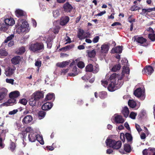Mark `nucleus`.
Here are the masks:
<instances>
[{"label": "nucleus", "instance_id": "nucleus-1", "mask_svg": "<svg viewBox=\"0 0 155 155\" xmlns=\"http://www.w3.org/2000/svg\"><path fill=\"white\" fill-rule=\"evenodd\" d=\"M107 75L105 78L101 81V84L105 87H107L109 83L107 89L110 91H113L117 88H120L123 85V82L120 80H118V75L114 73L110 76Z\"/></svg>", "mask_w": 155, "mask_h": 155}, {"label": "nucleus", "instance_id": "nucleus-2", "mask_svg": "<svg viewBox=\"0 0 155 155\" xmlns=\"http://www.w3.org/2000/svg\"><path fill=\"white\" fill-rule=\"evenodd\" d=\"M17 27V32L20 34L25 31L28 32V22L24 19H19L16 25Z\"/></svg>", "mask_w": 155, "mask_h": 155}, {"label": "nucleus", "instance_id": "nucleus-3", "mask_svg": "<svg viewBox=\"0 0 155 155\" xmlns=\"http://www.w3.org/2000/svg\"><path fill=\"white\" fill-rule=\"evenodd\" d=\"M105 143L107 146L112 147L114 149H118L121 146L122 143L120 141H116L111 139H107Z\"/></svg>", "mask_w": 155, "mask_h": 155}, {"label": "nucleus", "instance_id": "nucleus-4", "mask_svg": "<svg viewBox=\"0 0 155 155\" xmlns=\"http://www.w3.org/2000/svg\"><path fill=\"white\" fill-rule=\"evenodd\" d=\"M29 49L33 52H38L44 50V45L41 42L31 43L29 45Z\"/></svg>", "mask_w": 155, "mask_h": 155}, {"label": "nucleus", "instance_id": "nucleus-5", "mask_svg": "<svg viewBox=\"0 0 155 155\" xmlns=\"http://www.w3.org/2000/svg\"><path fill=\"white\" fill-rule=\"evenodd\" d=\"M135 96L137 97L140 98L142 100L144 99L145 97L144 88L143 87H139L134 92Z\"/></svg>", "mask_w": 155, "mask_h": 155}, {"label": "nucleus", "instance_id": "nucleus-6", "mask_svg": "<svg viewBox=\"0 0 155 155\" xmlns=\"http://www.w3.org/2000/svg\"><path fill=\"white\" fill-rule=\"evenodd\" d=\"M60 27L59 26H56L55 27L50 28L48 31V39H54L55 38V35L58 33Z\"/></svg>", "mask_w": 155, "mask_h": 155}, {"label": "nucleus", "instance_id": "nucleus-7", "mask_svg": "<svg viewBox=\"0 0 155 155\" xmlns=\"http://www.w3.org/2000/svg\"><path fill=\"white\" fill-rule=\"evenodd\" d=\"M95 69H94L93 66L91 64L88 65L86 67L85 69L86 71L92 72L93 73H97L99 70V66L97 64L95 65Z\"/></svg>", "mask_w": 155, "mask_h": 155}, {"label": "nucleus", "instance_id": "nucleus-8", "mask_svg": "<svg viewBox=\"0 0 155 155\" xmlns=\"http://www.w3.org/2000/svg\"><path fill=\"white\" fill-rule=\"evenodd\" d=\"M90 34L89 32H84L83 30L81 29H79L78 30V36L79 38H90Z\"/></svg>", "mask_w": 155, "mask_h": 155}, {"label": "nucleus", "instance_id": "nucleus-9", "mask_svg": "<svg viewBox=\"0 0 155 155\" xmlns=\"http://www.w3.org/2000/svg\"><path fill=\"white\" fill-rule=\"evenodd\" d=\"M15 70L14 66L8 67L5 69V74L6 76H10L13 74Z\"/></svg>", "mask_w": 155, "mask_h": 155}, {"label": "nucleus", "instance_id": "nucleus-10", "mask_svg": "<svg viewBox=\"0 0 155 155\" xmlns=\"http://www.w3.org/2000/svg\"><path fill=\"white\" fill-rule=\"evenodd\" d=\"M101 52L102 54L101 56L103 58L105 56L104 54L108 52L109 49V46L108 44H104L101 45Z\"/></svg>", "mask_w": 155, "mask_h": 155}, {"label": "nucleus", "instance_id": "nucleus-11", "mask_svg": "<svg viewBox=\"0 0 155 155\" xmlns=\"http://www.w3.org/2000/svg\"><path fill=\"white\" fill-rule=\"evenodd\" d=\"M8 101L5 103H4L1 104L0 106L1 107L5 106H12L16 103V100L14 98L12 97L10 98Z\"/></svg>", "mask_w": 155, "mask_h": 155}, {"label": "nucleus", "instance_id": "nucleus-12", "mask_svg": "<svg viewBox=\"0 0 155 155\" xmlns=\"http://www.w3.org/2000/svg\"><path fill=\"white\" fill-rule=\"evenodd\" d=\"M130 72V69L127 66V65L124 66L123 67V70L122 71V75L120 76L118 75V80H121L123 78L124 75L125 74H128Z\"/></svg>", "mask_w": 155, "mask_h": 155}, {"label": "nucleus", "instance_id": "nucleus-13", "mask_svg": "<svg viewBox=\"0 0 155 155\" xmlns=\"http://www.w3.org/2000/svg\"><path fill=\"white\" fill-rule=\"evenodd\" d=\"M153 71V68L150 66H146L142 71L143 74L149 75H150Z\"/></svg>", "mask_w": 155, "mask_h": 155}, {"label": "nucleus", "instance_id": "nucleus-14", "mask_svg": "<svg viewBox=\"0 0 155 155\" xmlns=\"http://www.w3.org/2000/svg\"><path fill=\"white\" fill-rule=\"evenodd\" d=\"M155 151V148H149L144 150L142 152L143 155H152Z\"/></svg>", "mask_w": 155, "mask_h": 155}, {"label": "nucleus", "instance_id": "nucleus-15", "mask_svg": "<svg viewBox=\"0 0 155 155\" xmlns=\"http://www.w3.org/2000/svg\"><path fill=\"white\" fill-rule=\"evenodd\" d=\"M33 120L32 117L30 115L25 116L22 120V122L24 124H27L30 123Z\"/></svg>", "mask_w": 155, "mask_h": 155}, {"label": "nucleus", "instance_id": "nucleus-16", "mask_svg": "<svg viewBox=\"0 0 155 155\" xmlns=\"http://www.w3.org/2000/svg\"><path fill=\"white\" fill-rule=\"evenodd\" d=\"M64 11L67 12H70L73 9V8L69 2L65 3L63 6Z\"/></svg>", "mask_w": 155, "mask_h": 155}, {"label": "nucleus", "instance_id": "nucleus-17", "mask_svg": "<svg viewBox=\"0 0 155 155\" xmlns=\"http://www.w3.org/2000/svg\"><path fill=\"white\" fill-rule=\"evenodd\" d=\"M114 120L115 123L117 124L122 123L124 121L122 117L117 114L114 115Z\"/></svg>", "mask_w": 155, "mask_h": 155}, {"label": "nucleus", "instance_id": "nucleus-18", "mask_svg": "<svg viewBox=\"0 0 155 155\" xmlns=\"http://www.w3.org/2000/svg\"><path fill=\"white\" fill-rule=\"evenodd\" d=\"M134 42L143 46H147L149 44L147 39H134Z\"/></svg>", "mask_w": 155, "mask_h": 155}, {"label": "nucleus", "instance_id": "nucleus-19", "mask_svg": "<svg viewBox=\"0 0 155 155\" xmlns=\"http://www.w3.org/2000/svg\"><path fill=\"white\" fill-rule=\"evenodd\" d=\"M53 106V104L51 103L47 102L42 105L41 108L42 110H46L51 109Z\"/></svg>", "mask_w": 155, "mask_h": 155}, {"label": "nucleus", "instance_id": "nucleus-20", "mask_svg": "<svg viewBox=\"0 0 155 155\" xmlns=\"http://www.w3.org/2000/svg\"><path fill=\"white\" fill-rule=\"evenodd\" d=\"M36 134L35 132L34 133H31L28 135V139L29 141L33 142L36 140Z\"/></svg>", "mask_w": 155, "mask_h": 155}, {"label": "nucleus", "instance_id": "nucleus-21", "mask_svg": "<svg viewBox=\"0 0 155 155\" xmlns=\"http://www.w3.org/2000/svg\"><path fill=\"white\" fill-rule=\"evenodd\" d=\"M128 103L129 106L132 108H134L136 106H137L138 108L140 106V103H139V104H137L136 102L133 100H129Z\"/></svg>", "mask_w": 155, "mask_h": 155}, {"label": "nucleus", "instance_id": "nucleus-22", "mask_svg": "<svg viewBox=\"0 0 155 155\" xmlns=\"http://www.w3.org/2000/svg\"><path fill=\"white\" fill-rule=\"evenodd\" d=\"M69 18L68 16L62 17L60 19V25L62 26L65 25L69 21Z\"/></svg>", "mask_w": 155, "mask_h": 155}, {"label": "nucleus", "instance_id": "nucleus-23", "mask_svg": "<svg viewBox=\"0 0 155 155\" xmlns=\"http://www.w3.org/2000/svg\"><path fill=\"white\" fill-rule=\"evenodd\" d=\"M38 101L40 98H42L44 97L43 93L41 92L37 91L35 92L32 95Z\"/></svg>", "mask_w": 155, "mask_h": 155}, {"label": "nucleus", "instance_id": "nucleus-24", "mask_svg": "<svg viewBox=\"0 0 155 155\" xmlns=\"http://www.w3.org/2000/svg\"><path fill=\"white\" fill-rule=\"evenodd\" d=\"M21 59V58L20 56H17L12 58L11 61L13 64L16 65L19 63Z\"/></svg>", "mask_w": 155, "mask_h": 155}, {"label": "nucleus", "instance_id": "nucleus-25", "mask_svg": "<svg viewBox=\"0 0 155 155\" xmlns=\"http://www.w3.org/2000/svg\"><path fill=\"white\" fill-rule=\"evenodd\" d=\"M4 21L5 24L9 26H12L15 23V21L12 18H6L4 20Z\"/></svg>", "mask_w": 155, "mask_h": 155}, {"label": "nucleus", "instance_id": "nucleus-26", "mask_svg": "<svg viewBox=\"0 0 155 155\" xmlns=\"http://www.w3.org/2000/svg\"><path fill=\"white\" fill-rule=\"evenodd\" d=\"M15 13L16 15L18 17L24 16L26 15L25 12L20 9H17L15 12Z\"/></svg>", "mask_w": 155, "mask_h": 155}, {"label": "nucleus", "instance_id": "nucleus-27", "mask_svg": "<svg viewBox=\"0 0 155 155\" xmlns=\"http://www.w3.org/2000/svg\"><path fill=\"white\" fill-rule=\"evenodd\" d=\"M69 64V61H66L62 62H59L56 65L60 68L65 67Z\"/></svg>", "mask_w": 155, "mask_h": 155}, {"label": "nucleus", "instance_id": "nucleus-28", "mask_svg": "<svg viewBox=\"0 0 155 155\" xmlns=\"http://www.w3.org/2000/svg\"><path fill=\"white\" fill-rule=\"evenodd\" d=\"M122 112L124 117L126 118L127 117L129 113V110L127 106L124 107L123 109Z\"/></svg>", "mask_w": 155, "mask_h": 155}, {"label": "nucleus", "instance_id": "nucleus-29", "mask_svg": "<svg viewBox=\"0 0 155 155\" xmlns=\"http://www.w3.org/2000/svg\"><path fill=\"white\" fill-rule=\"evenodd\" d=\"M122 47L121 46H118L112 49L111 51L112 52L120 53L122 51Z\"/></svg>", "mask_w": 155, "mask_h": 155}, {"label": "nucleus", "instance_id": "nucleus-30", "mask_svg": "<svg viewBox=\"0 0 155 155\" xmlns=\"http://www.w3.org/2000/svg\"><path fill=\"white\" fill-rule=\"evenodd\" d=\"M20 95V93L18 91H15L11 92L9 94L10 98L12 97L15 98L18 97Z\"/></svg>", "mask_w": 155, "mask_h": 155}, {"label": "nucleus", "instance_id": "nucleus-31", "mask_svg": "<svg viewBox=\"0 0 155 155\" xmlns=\"http://www.w3.org/2000/svg\"><path fill=\"white\" fill-rule=\"evenodd\" d=\"M37 101H38V100L32 96L30 99L29 103L31 106L32 107L34 106L36 104Z\"/></svg>", "mask_w": 155, "mask_h": 155}, {"label": "nucleus", "instance_id": "nucleus-32", "mask_svg": "<svg viewBox=\"0 0 155 155\" xmlns=\"http://www.w3.org/2000/svg\"><path fill=\"white\" fill-rule=\"evenodd\" d=\"M72 71L73 73H70L68 74L69 76L72 77H74L77 75L78 74V68L76 66L74 67L73 68Z\"/></svg>", "mask_w": 155, "mask_h": 155}, {"label": "nucleus", "instance_id": "nucleus-33", "mask_svg": "<svg viewBox=\"0 0 155 155\" xmlns=\"http://www.w3.org/2000/svg\"><path fill=\"white\" fill-rule=\"evenodd\" d=\"M36 140H37L41 145H43L44 144V141L42 136L36 134Z\"/></svg>", "mask_w": 155, "mask_h": 155}, {"label": "nucleus", "instance_id": "nucleus-34", "mask_svg": "<svg viewBox=\"0 0 155 155\" xmlns=\"http://www.w3.org/2000/svg\"><path fill=\"white\" fill-rule=\"evenodd\" d=\"M54 94L49 93L47 95L45 100H53L54 99Z\"/></svg>", "mask_w": 155, "mask_h": 155}, {"label": "nucleus", "instance_id": "nucleus-35", "mask_svg": "<svg viewBox=\"0 0 155 155\" xmlns=\"http://www.w3.org/2000/svg\"><path fill=\"white\" fill-rule=\"evenodd\" d=\"M151 12L149 8H143L142 10V12L140 13V14L142 15H144L146 16L148 15V14L149 12Z\"/></svg>", "mask_w": 155, "mask_h": 155}, {"label": "nucleus", "instance_id": "nucleus-36", "mask_svg": "<svg viewBox=\"0 0 155 155\" xmlns=\"http://www.w3.org/2000/svg\"><path fill=\"white\" fill-rule=\"evenodd\" d=\"M88 56L90 58L94 57L96 55V51L95 50H88L87 51Z\"/></svg>", "mask_w": 155, "mask_h": 155}, {"label": "nucleus", "instance_id": "nucleus-37", "mask_svg": "<svg viewBox=\"0 0 155 155\" xmlns=\"http://www.w3.org/2000/svg\"><path fill=\"white\" fill-rule=\"evenodd\" d=\"M25 51V49L24 47H22L19 48V49L16 51V53L18 54H23Z\"/></svg>", "mask_w": 155, "mask_h": 155}, {"label": "nucleus", "instance_id": "nucleus-38", "mask_svg": "<svg viewBox=\"0 0 155 155\" xmlns=\"http://www.w3.org/2000/svg\"><path fill=\"white\" fill-rule=\"evenodd\" d=\"M107 93L105 91H101L99 93V96L101 99H104L107 97Z\"/></svg>", "mask_w": 155, "mask_h": 155}, {"label": "nucleus", "instance_id": "nucleus-39", "mask_svg": "<svg viewBox=\"0 0 155 155\" xmlns=\"http://www.w3.org/2000/svg\"><path fill=\"white\" fill-rule=\"evenodd\" d=\"M149 30L151 31L152 33L149 34L148 38L149 39H155V33L153 30L151 28H150Z\"/></svg>", "mask_w": 155, "mask_h": 155}, {"label": "nucleus", "instance_id": "nucleus-40", "mask_svg": "<svg viewBox=\"0 0 155 155\" xmlns=\"http://www.w3.org/2000/svg\"><path fill=\"white\" fill-rule=\"evenodd\" d=\"M46 112L45 111H40L38 113V117L39 119H41L43 118L46 115Z\"/></svg>", "mask_w": 155, "mask_h": 155}, {"label": "nucleus", "instance_id": "nucleus-41", "mask_svg": "<svg viewBox=\"0 0 155 155\" xmlns=\"http://www.w3.org/2000/svg\"><path fill=\"white\" fill-rule=\"evenodd\" d=\"M7 52L5 50L1 49L0 50V57L2 58L4 56H6L8 55Z\"/></svg>", "mask_w": 155, "mask_h": 155}, {"label": "nucleus", "instance_id": "nucleus-42", "mask_svg": "<svg viewBox=\"0 0 155 155\" xmlns=\"http://www.w3.org/2000/svg\"><path fill=\"white\" fill-rule=\"evenodd\" d=\"M121 68V66L119 64L114 66L111 69L112 71L116 72L119 70Z\"/></svg>", "mask_w": 155, "mask_h": 155}, {"label": "nucleus", "instance_id": "nucleus-43", "mask_svg": "<svg viewBox=\"0 0 155 155\" xmlns=\"http://www.w3.org/2000/svg\"><path fill=\"white\" fill-rule=\"evenodd\" d=\"M124 150L127 152H129L131 150L130 146L128 144H125L124 146Z\"/></svg>", "mask_w": 155, "mask_h": 155}, {"label": "nucleus", "instance_id": "nucleus-44", "mask_svg": "<svg viewBox=\"0 0 155 155\" xmlns=\"http://www.w3.org/2000/svg\"><path fill=\"white\" fill-rule=\"evenodd\" d=\"M8 132V130L7 129L3 130H2L1 133L0 135V137L5 138V134Z\"/></svg>", "mask_w": 155, "mask_h": 155}, {"label": "nucleus", "instance_id": "nucleus-45", "mask_svg": "<svg viewBox=\"0 0 155 155\" xmlns=\"http://www.w3.org/2000/svg\"><path fill=\"white\" fill-rule=\"evenodd\" d=\"M53 16L54 18H56L60 15L59 11L58 10H54L53 12Z\"/></svg>", "mask_w": 155, "mask_h": 155}, {"label": "nucleus", "instance_id": "nucleus-46", "mask_svg": "<svg viewBox=\"0 0 155 155\" xmlns=\"http://www.w3.org/2000/svg\"><path fill=\"white\" fill-rule=\"evenodd\" d=\"M125 136L128 141H130L132 140V137L131 135L129 133H127L125 134Z\"/></svg>", "mask_w": 155, "mask_h": 155}, {"label": "nucleus", "instance_id": "nucleus-47", "mask_svg": "<svg viewBox=\"0 0 155 155\" xmlns=\"http://www.w3.org/2000/svg\"><path fill=\"white\" fill-rule=\"evenodd\" d=\"M52 39H47V41L46 42L48 48H51L52 45Z\"/></svg>", "mask_w": 155, "mask_h": 155}, {"label": "nucleus", "instance_id": "nucleus-48", "mask_svg": "<svg viewBox=\"0 0 155 155\" xmlns=\"http://www.w3.org/2000/svg\"><path fill=\"white\" fill-rule=\"evenodd\" d=\"M14 127L15 129L19 130L21 127V124L18 122H16L14 124Z\"/></svg>", "mask_w": 155, "mask_h": 155}, {"label": "nucleus", "instance_id": "nucleus-49", "mask_svg": "<svg viewBox=\"0 0 155 155\" xmlns=\"http://www.w3.org/2000/svg\"><path fill=\"white\" fill-rule=\"evenodd\" d=\"M7 92L8 91L6 89L3 88L1 89L0 93L5 96L7 94Z\"/></svg>", "mask_w": 155, "mask_h": 155}, {"label": "nucleus", "instance_id": "nucleus-50", "mask_svg": "<svg viewBox=\"0 0 155 155\" xmlns=\"http://www.w3.org/2000/svg\"><path fill=\"white\" fill-rule=\"evenodd\" d=\"M137 115V113L135 112H132L129 115V117L133 119H135V117Z\"/></svg>", "mask_w": 155, "mask_h": 155}, {"label": "nucleus", "instance_id": "nucleus-51", "mask_svg": "<svg viewBox=\"0 0 155 155\" xmlns=\"http://www.w3.org/2000/svg\"><path fill=\"white\" fill-rule=\"evenodd\" d=\"M78 66L80 68H82L85 66L84 64L83 61L79 62L77 64Z\"/></svg>", "mask_w": 155, "mask_h": 155}, {"label": "nucleus", "instance_id": "nucleus-52", "mask_svg": "<svg viewBox=\"0 0 155 155\" xmlns=\"http://www.w3.org/2000/svg\"><path fill=\"white\" fill-rule=\"evenodd\" d=\"M16 147L15 143L13 142H11L10 144V147L11 150L12 151L14 150Z\"/></svg>", "mask_w": 155, "mask_h": 155}, {"label": "nucleus", "instance_id": "nucleus-53", "mask_svg": "<svg viewBox=\"0 0 155 155\" xmlns=\"http://www.w3.org/2000/svg\"><path fill=\"white\" fill-rule=\"evenodd\" d=\"M8 26L6 24H3L1 27V29L4 31H5L8 28Z\"/></svg>", "mask_w": 155, "mask_h": 155}, {"label": "nucleus", "instance_id": "nucleus-54", "mask_svg": "<svg viewBox=\"0 0 155 155\" xmlns=\"http://www.w3.org/2000/svg\"><path fill=\"white\" fill-rule=\"evenodd\" d=\"M5 138L0 137V149L3 148L4 147V144L3 143V140Z\"/></svg>", "mask_w": 155, "mask_h": 155}, {"label": "nucleus", "instance_id": "nucleus-55", "mask_svg": "<svg viewBox=\"0 0 155 155\" xmlns=\"http://www.w3.org/2000/svg\"><path fill=\"white\" fill-rule=\"evenodd\" d=\"M26 131L27 132H29V134L31 133H34L35 132L31 127H28L26 128Z\"/></svg>", "mask_w": 155, "mask_h": 155}, {"label": "nucleus", "instance_id": "nucleus-56", "mask_svg": "<svg viewBox=\"0 0 155 155\" xmlns=\"http://www.w3.org/2000/svg\"><path fill=\"white\" fill-rule=\"evenodd\" d=\"M18 111V110L15 109L12 111H9L8 113V114L10 115H13L16 114Z\"/></svg>", "mask_w": 155, "mask_h": 155}, {"label": "nucleus", "instance_id": "nucleus-57", "mask_svg": "<svg viewBox=\"0 0 155 155\" xmlns=\"http://www.w3.org/2000/svg\"><path fill=\"white\" fill-rule=\"evenodd\" d=\"M140 9V8L138 7L136 5H134L131 8V10L133 11H136Z\"/></svg>", "mask_w": 155, "mask_h": 155}, {"label": "nucleus", "instance_id": "nucleus-58", "mask_svg": "<svg viewBox=\"0 0 155 155\" xmlns=\"http://www.w3.org/2000/svg\"><path fill=\"white\" fill-rule=\"evenodd\" d=\"M19 102L21 104H23L24 105H26L27 103V101L26 99H23L21 100Z\"/></svg>", "mask_w": 155, "mask_h": 155}, {"label": "nucleus", "instance_id": "nucleus-59", "mask_svg": "<svg viewBox=\"0 0 155 155\" xmlns=\"http://www.w3.org/2000/svg\"><path fill=\"white\" fill-rule=\"evenodd\" d=\"M41 62L40 61H36L35 63V66L38 68H40L41 65Z\"/></svg>", "mask_w": 155, "mask_h": 155}, {"label": "nucleus", "instance_id": "nucleus-60", "mask_svg": "<svg viewBox=\"0 0 155 155\" xmlns=\"http://www.w3.org/2000/svg\"><path fill=\"white\" fill-rule=\"evenodd\" d=\"M135 127L139 133H140L142 130V129L140 127V126L137 124H135Z\"/></svg>", "mask_w": 155, "mask_h": 155}, {"label": "nucleus", "instance_id": "nucleus-61", "mask_svg": "<svg viewBox=\"0 0 155 155\" xmlns=\"http://www.w3.org/2000/svg\"><path fill=\"white\" fill-rule=\"evenodd\" d=\"M121 62H122V63L123 65H124V66H126L127 65L128 61L126 59L124 58L122 59Z\"/></svg>", "mask_w": 155, "mask_h": 155}, {"label": "nucleus", "instance_id": "nucleus-62", "mask_svg": "<svg viewBox=\"0 0 155 155\" xmlns=\"http://www.w3.org/2000/svg\"><path fill=\"white\" fill-rule=\"evenodd\" d=\"M14 81V80L13 79H6V81L7 83L11 84H13Z\"/></svg>", "mask_w": 155, "mask_h": 155}, {"label": "nucleus", "instance_id": "nucleus-63", "mask_svg": "<svg viewBox=\"0 0 155 155\" xmlns=\"http://www.w3.org/2000/svg\"><path fill=\"white\" fill-rule=\"evenodd\" d=\"M131 15L130 16L128 19V21L130 23H133V22L135 21V19L134 18H133L131 17Z\"/></svg>", "mask_w": 155, "mask_h": 155}, {"label": "nucleus", "instance_id": "nucleus-64", "mask_svg": "<svg viewBox=\"0 0 155 155\" xmlns=\"http://www.w3.org/2000/svg\"><path fill=\"white\" fill-rule=\"evenodd\" d=\"M74 47V45L73 44H71L69 45H68L65 47H64V48L66 49H69L71 48H72Z\"/></svg>", "mask_w": 155, "mask_h": 155}]
</instances>
